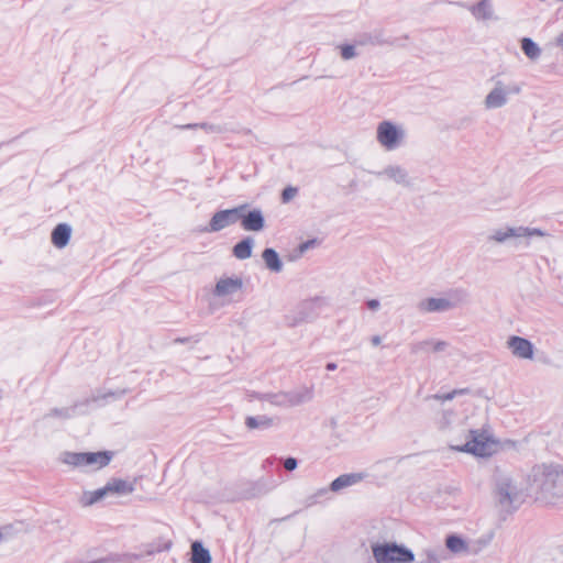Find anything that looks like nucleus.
Here are the masks:
<instances>
[{
  "instance_id": "423d86ee",
  "label": "nucleus",
  "mask_w": 563,
  "mask_h": 563,
  "mask_svg": "<svg viewBox=\"0 0 563 563\" xmlns=\"http://www.w3.org/2000/svg\"><path fill=\"white\" fill-rule=\"evenodd\" d=\"M407 132L402 124L390 120H383L376 126V141L387 152L396 151L402 146Z\"/></svg>"
},
{
  "instance_id": "9b49d317",
  "label": "nucleus",
  "mask_w": 563,
  "mask_h": 563,
  "mask_svg": "<svg viewBox=\"0 0 563 563\" xmlns=\"http://www.w3.org/2000/svg\"><path fill=\"white\" fill-rule=\"evenodd\" d=\"M246 208L247 205H240L232 209L217 211L213 213L208 225L202 230V232L214 233L235 224L240 220L241 216H243Z\"/></svg>"
},
{
  "instance_id": "c03bdc74",
  "label": "nucleus",
  "mask_w": 563,
  "mask_h": 563,
  "mask_svg": "<svg viewBox=\"0 0 563 563\" xmlns=\"http://www.w3.org/2000/svg\"><path fill=\"white\" fill-rule=\"evenodd\" d=\"M330 489L329 488H321L319 489L314 495L313 497H320V496H323L324 494H327Z\"/></svg>"
},
{
  "instance_id": "f3484780",
  "label": "nucleus",
  "mask_w": 563,
  "mask_h": 563,
  "mask_svg": "<svg viewBox=\"0 0 563 563\" xmlns=\"http://www.w3.org/2000/svg\"><path fill=\"white\" fill-rule=\"evenodd\" d=\"M449 342L444 340L428 339L411 344L410 349L411 353L413 354L428 352L440 353L445 351L449 347Z\"/></svg>"
},
{
  "instance_id": "473e14b6",
  "label": "nucleus",
  "mask_w": 563,
  "mask_h": 563,
  "mask_svg": "<svg viewBox=\"0 0 563 563\" xmlns=\"http://www.w3.org/2000/svg\"><path fill=\"white\" fill-rule=\"evenodd\" d=\"M467 393H468L467 388L453 389L452 391L446 393V394H435V395H432L430 398L439 400V401H448V400H452L453 398H455L459 395H464V394H467Z\"/></svg>"
},
{
  "instance_id": "39448f33",
  "label": "nucleus",
  "mask_w": 563,
  "mask_h": 563,
  "mask_svg": "<svg viewBox=\"0 0 563 563\" xmlns=\"http://www.w3.org/2000/svg\"><path fill=\"white\" fill-rule=\"evenodd\" d=\"M113 453L101 452H62L58 460L73 468L97 471L107 466Z\"/></svg>"
},
{
  "instance_id": "0eeeda50",
  "label": "nucleus",
  "mask_w": 563,
  "mask_h": 563,
  "mask_svg": "<svg viewBox=\"0 0 563 563\" xmlns=\"http://www.w3.org/2000/svg\"><path fill=\"white\" fill-rule=\"evenodd\" d=\"M372 551L376 563H412L415 561L411 550L394 542L374 544Z\"/></svg>"
},
{
  "instance_id": "2eb2a0df",
  "label": "nucleus",
  "mask_w": 563,
  "mask_h": 563,
  "mask_svg": "<svg viewBox=\"0 0 563 563\" xmlns=\"http://www.w3.org/2000/svg\"><path fill=\"white\" fill-rule=\"evenodd\" d=\"M241 225L245 231L260 232L265 228V219L261 209H253L240 218Z\"/></svg>"
},
{
  "instance_id": "1a4fd4ad",
  "label": "nucleus",
  "mask_w": 563,
  "mask_h": 563,
  "mask_svg": "<svg viewBox=\"0 0 563 563\" xmlns=\"http://www.w3.org/2000/svg\"><path fill=\"white\" fill-rule=\"evenodd\" d=\"M325 305L321 297H314L301 301L292 311L286 316L289 327H297L305 322H310L319 314V310Z\"/></svg>"
},
{
  "instance_id": "412c9836",
  "label": "nucleus",
  "mask_w": 563,
  "mask_h": 563,
  "mask_svg": "<svg viewBox=\"0 0 563 563\" xmlns=\"http://www.w3.org/2000/svg\"><path fill=\"white\" fill-rule=\"evenodd\" d=\"M468 10L478 21H488L495 19L490 0H481L476 4L470 5Z\"/></svg>"
},
{
  "instance_id": "37998d69",
  "label": "nucleus",
  "mask_w": 563,
  "mask_h": 563,
  "mask_svg": "<svg viewBox=\"0 0 563 563\" xmlns=\"http://www.w3.org/2000/svg\"><path fill=\"white\" fill-rule=\"evenodd\" d=\"M380 341H382V339H380V336H379V335H374V336L371 339V342H372V344H373L374 346L379 345V344H380Z\"/></svg>"
},
{
  "instance_id": "6e6552de",
  "label": "nucleus",
  "mask_w": 563,
  "mask_h": 563,
  "mask_svg": "<svg viewBox=\"0 0 563 563\" xmlns=\"http://www.w3.org/2000/svg\"><path fill=\"white\" fill-rule=\"evenodd\" d=\"M467 295L463 290H453L446 297L424 298L417 303V309L421 313L444 312L454 309L466 301Z\"/></svg>"
},
{
  "instance_id": "393cba45",
  "label": "nucleus",
  "mask_w": 563,
  "mask_h": 563,
  "mask_svg": "<svg viewBox=\"0 0 563 563\" xmlns=\"http://www.w3.org/2000/svg\"><path fill=\"white\" fill-rule=\"evenodd\" d=\"M253 246V238L247 236L233 246L232 253L238 260H246L252 256Z\"/></svg>"
},
{
  "instance_id": "9d476101",
  "label": "nucleus",
  "mask_w": 563,
  "mask_h": 563,
  "mask_svg": "<svg viewBox=\"0 0 563 563\" xmlns=\"http://www.w3.org/2000/svg\"><path fill=\"white\" fill-rule=\"evenodd\" d=\"M547 233L537 228L528 227H503L492 231L487 236L489 242L504 244L511 239L531 238V236H545Z\"/></svg>"
},
{
  "instance_id": "cd10ccee",
  "label": "nucleus",
  "mask_w": 563,
  "mask_h": 563,
  "mask_svg": "<svg viewBox=\"0 0 563 563\" xmlns=\"http://www.w3.org/2000/svg\"><path fill=\"white\" fill-rule=\"evenodd\" d=\"M455 420H456L455 412L452 410H445L439 417L437 424L441 431H443L448 434L450 431H452V429H454L456 427V424H454Z\"/></svg>"
},
{
  "instance_id": "7ed1b4c3",
  "label": "nucleus",
  "mask_w": 563,
  "mask_h": 563,
  "mask_svg": "<svg viewBox=\"0 0 563 563\" xmlns=\"http://www.w3.org/2000/svg\"><path fill=\"white\" fill-rule=\"evenodd\" d=\"M465 432L464 443H459L460 438L452 434L451 450L470 453L478 457H488L498 451V441L485 430L463 428Z\"/></svg>"
},
{
  "instance_id": "ddd939ff",
  "label": "nucleus",
  "mask_w": 563,
  "mask_h": 563,
  "mask_svg": "<svg viewBox=\"0 0 563 563\" xmlns=\"http://www.w3.org/2000/svg\"><path fill=\"white\" fill-rule=\"evenodd\" d=\"M507 347L511 351V354L521 360H532L534 346L533 344L521 336L511 335L507 340Z\"/></svg>"
},
{
  "instance_id": "f03ea898",
  "label": "nucleus",
  "mask_w": 563,
  "mask_h": 563,
  "mask_svg": "<svg viewBox=\"0 0 563 563\" xmlns=\"http://www.w3.org/2000/svg\"><path fill=\"white\" fill-rule=\"evenodd\" d=\"M527 474L531 495L549 504L563 503V465L536 464Z\"/></svg>"
},
{
  "instance_id": "de8ad7c7",
  "label": "nucleus",
  "mask_w": 563,
  "mask_h": 563,
  "mask_svg": "<svg viewBox=\"0 0 563 563\" xmlns=\"http://www.w3.org/2000/svg\"><path fill=\"white\" fill-rule=\"evenodd\" d=\"M186 341H187V339H185V338H178L175 340V342H177V343H184Z\"/></svg>"
},
{
  "instance_id": "4c0bfd02",
  "label": "nucleus",
  "mask_w": 563,
  "mask_h": 563,
  "mask_svg": "<svg viewBox=\"0 0 563 563\" xmlns=\"http://www.w3.org/2000/svg\"><path fill=\"white\" fill-rule=\"evenodd\" d=\"M297 465H298V462L295 457H287L285 461H284V467L291 472L297 468Z\"/></svg>"
},
{
  "instance_id": "a878e982",
  "label": "nucleus",
  "mask_w": 563,
  "mask_h": 563,
  "mask_svg": "<svg viewBox=\"0 0 563 563\" xmlns=\"http://www.w3.org/2000/svg\"><path fill=\"white\" fill-rule=\"evenodd\" d=\"M109 494L129 495L134 490L133 484L121 478H112L107 483Z\"/></svg>"
},
{
  "instance_id": "e433bc0d",
  "label": "nucleus",
  "mask_w": 563,
  "mask_h": 563,
  "mask_svg": "<svg viewBox=\"0 0 563 563\" xmlns=\"http://www.w3.org/2000/svg\"><path fill=\"white\" fill-rule=\"evenodd\" d=\"M196 126H200L201 129L206 130L207 132H211V133H220L222 131V129L219 125L207 124V123H202L200 125L189 124V125H186L185 128H196Z\"/></svg>"
},
{
  "instance_id": "72a5a7b5",
  "label": "nucleus",
  "mask_w": 563,
  "mask_h": 563,
  "mask_svg": "<svg viewBox=\"0 0 563 563\" xmlns=\"http://www.w3.org/2000/svg\"><path fill=\"white\" fill-rule=\"evenodd\" d=\"M463 428H468L466 426V423L464 421H460L456 427L454 429H452V431H450L448 433V438H449V441H450V444L449 446L451 448V444H452V434H454L455 437H459L461 440L459 443H464L465 442V439H464V435H465V432L463 431Z\"/></svg>"
},
{
  "instance_id": "a18cd8bd",
  "label": "nucleus",
  "mask_w": 563,
  "mask_h": 563,
  "mask_svg": "<svg viewBox=\"0 0 563 563\" xmlns=\"http://www.w3.org/2000/svg\"><path fill=\"white\" fill-rule=\"evenodd\" d=\"M556 45L563 48V32L556 37Z\"/></svg>"
},
{
  "instance_id": "2f4dec72",
  "label": "nucleus",
  "mask_w": 563,
  "mask_h": 563,
  "mask_svg": "<svg viewBox=\"0 0 563 563\" xmlns=\"http://www.w3.org/2000/svg\"><path fill=\"white\" fill-rule=\"evenodd\" d=\"M338 48L340 49V55L344 60L353 59L358 55L355 45L352 44L339 45Z\"/></svg>"
},
{
  "instance_id": "6ab92c4d",
  "label": "nucleus",
  "mask_w": 563,
  "mask_h": 563,
  "mask_svg": "<svg viewBox=\"0 0 563 563\" xmlns=\"http://www.w3.org/2000/svg\"><path fill=\"white\" fill-rule=\"evenodd\" d=\"M71 235V228L67 223L57 224L51 235L52 243L57 249H64Z\"/></svg>"
},
{
  "instance_id": "b1692460",
  "label": "nucleus",
  "mask_w": 563,
  "mask_h": 563,
  "mask_svg": "<svg viewBox=\"0 0 563 563\" xmlns=\"http://www.w3.org/2000/svg\"><path fill=\"white\" fill-rule=\"evenodd\" d=\"M444 550L441 547L424 548L419 554L418 563H442Z\"/></svg>"
},
{
  "instance_id": "7c9ffc66",
  "label": "nucleus",
  "mask_w": 563,
  "mask_h": 563,
  "mask_svg": "<svg viewBox=\"0 0 563 563\" xmlns=\"http://www.w3.org/2000/svg\"><path fill=\"white\" fill-rule=\"evenodd\" d=\"M79 405L80 404H75L71 407L54 408L46 415V417H56V418H62V419H68L76 413V409L78 408Z\"/></svg>"
},
{
  "instance_id": "f704fd0d",
  "label": "nucleus",
  "mask_w": 563,
  "mask_h": 563,
  "mask_svg": "<svg viewBox=\"0 0 563 563\" xmlns=\"http://www.w3.org/2000/svg\"><path fill=\"white\" fill-rule=\"evenodd\" d=\"M79 501H80L81 506L89 507V506L98 503L99 499L97 498L96 490H93V492H84L82 495L80 496Z\"/></svg>"
},
{
  "instance_id": "f257e3e1",
  "label": "nucleus",
  "mask_w": 563,
  "mask_h": 563,
  "mask_svg": "<svg viewBox=\"0 0 563 563\" xmlns=\"http://www.w3.org/2000/svg\"><path fill=\"white\" fill-rule=\"evenodd\" d=\"M531 495L528 488V474L525 476L500 467H496L492 476V497L498 509L512 514Z\"/></svg>"
},
{
  "instance_id": "20e7f679",
  "label": "nucleus",
  "mask_w": 563,
  "mask_h": 563,
  "mask_svg": "<svg viewBox=\"0 0 563 563\" xmlns=\"http://www.w3.org/2000/svg\"><path fill=\"white\" fill-rule=\"evenodd\" d=\"M492 88L483 100L486 110L504 108L508 104L512 96H518L522 87L514 80H506L499 77L492 78Z\"/></svg>"
},
{
  "instance_id": "c756f323",
  "label": "nucleus",
  "mask_w": 563,
  "mask_h": 563,
  "mask_svg": "<svg viewBox=\"0 0 563 563\" xmlns=\"http://www.w3.org/2000/svg\"><path fill=\"white\" fill-rule=\"evenodd\" d=\"M261 399L276 407L288 408L285 391L264 394Z\"/></svg>"
},
{
  "instance_id": "49530a36",
  "label": "nucleus",
  "mask_w": 563,
  "mask_h": 563,
  "mask_svg": "<svg viewBox=\"0 0 563 563\" xmlns=\"http://www.w3.org/2000/svg\"><path fill=\"white\" fill-rule=\"evenodd\" d=\"M325 368H327L328 371H334V369H336V364H335V363H328V364L325 365Z\"/></svg>"
},
{
  "instance_id": "aec40b11",
  "label": "nucleus",
  "mask_w": 563,
  "mask_h": 563,
  "mask_svg": "<svg viewBox=\"0 0 563 563\" xmlns=\"http://www.w3.org/2000/svg\"><path fill=\"white\" fill-rule=\"evenodd\" d=\"M278 418L268 417L266 415H260V416H250L245 419V426L250 430H267L272 427L276 426L278 423Z\"/></svg>"
},
{
  "instance_id": "4be33fe9",
  "label": "nucleus",
  "mask_w": 563,
  "mask_h": 563,
  "mask_svg": "<svg viewBox=\"0 0 563 563\" xmlns=\"http://www.w3.org/2000/svg\"><path fill=\"white\" fill-rule=\"evenodd\" d=\"M445 547L454 554L475 553L467 541L455 534H451L445 539Z\"/></svg>"
},
{
  "instance_id": "58836bf2",
  "label": "nucleus",
  "mask_w": 563,
  "mask_h": 563,
  "mask_svg": "<svg viewBox=\"0 0 563 563\" xmlns=\"http://www.w3.org/2000/svg\"><path fill=\"white\" fill-rule=\"evenodd\" d=\"M96 493H97V498L99 499V501L102 500L108 495H110L107 485L102 488L97 489Z\"/></svg>"
},
{
  "instance_id": "ea45409f",
  "label": "nucleus",
  "mask_w": 563,
  "mask_h": 563,
  "mask_svg": "<svg viewBox=\"0 0 563 563\" xmlns=\"http://www.w3.org/2000/svg\"><path fill=\"white\" fill-rule=\"evenodd\" d=\"M380 307V303L377 299H371L367 301V308L372 311L378 310Z\"/></svg>"
},
{
  "instance_id": "4468645a",
  "label": "nucleus",
  "mask_w": 563,
  "mask_h": 563,
  "mask_svg": "<svg viewBox=\"0 0 563 563\" xmlns=\"http://www.w3.org/2000/svg\"><path fill=\"white\" fill-rule=\"evenodd\" d=\"M243 280L240 277L220 278L214 287L213 295L217 297H227L241 290Z\"/></svg>"
},
{
  "instance_id": "f8f14e48",
  "label": "nucleus",
  "mask_w": 563,
  "mask_h": 563,
  "mask_svg": "<svg viewBox=\"0 0 563 563\" xmlns=\"http://www.w3.org/2000/svg\"><path fill=\"white\" fill-rule=\"evenodd\" d=\"M374 174L376 177L386 178L405 188H410L412 186V179L409 176L408 170L400 165L390 164Z\"/></svg>"
},
{
  "instance_id": "dca6fc26",
  "label": "nucleus",
  "mask_w": 563,
  "mask_h": 563,
  "mask_svg": "<svg viewBox=\"0 0 563 563\" xmlns=\"http://www.w3.org/2000/svg\"><path fill=\"white\" fill-rule=\"evenodd\" d=\"M366 475L364 473H347L342 474L331 482L329 489L333 493H339L345 488L357 485L361 483Z\"/></svg>"
},
{
  "instance_id": "bb28decb",
  "label": "nucleus",
  "mask_w": 563,
  "mask_h": 563,
  "mask_svg": "<svg viewBox=\"0 0 563 563\" xmlns=\"http://www.w3.org/2000/svg\"><path fill=\"white\" fill-rule=\"evenodd\" d=\"M520 46L523 52V54L531 60L536 62L541 56V48L540 46L534 43L530 37H523L520 41Z\"/></svg>"
},
{
  "instance_id": "5701e85b",
  "label": "nucleus",
  "mask_w": 563,
  "mask_h": 563,
  "mask_svg": "<svg viewBox=\"0 0 563 563\" xmlns=\"http://www.w3.org/2000/svg\"><path fill=\"white\" fill-rule=\"evenodd\" d=\"M262 258L267 269L273 273H280L283 271V262L278 253L274 249H265L262 253Z\"/></svg>"
},
{
  "instance_id": "c85d7f7f",
  "label": "nucleus",
  "mask_w": 563,
  "mask_h": 563,
  "mask_svg": "<svg viewBox=\"0 0 563 563\" xmlns=\"http://www.w3.org/2000/svg\"><path fill=\"white\" fill-rule=\"evenodd\" d=\"M191 563H211L209 551L198 541L191 544Z\"/></svg>"
},
{
  "instance_id": "a211bd4d",
  "label": "nucleus",
  "mask_w": 563,
  "mask_h": 563,
  "mask_svg": "<svg viewBox=\"0 0 563 563\" xmlns=\"http://www.w3.org/2000/svg\"><path fill=\"white\" fill-rule=\"evenodd\" d=\"M288 408L300 406L302 404L309 402L313 398V388L301 386L299 388L285 391Z\"/></svg>"
},
{
  "instance_id": "c9c22d12",
  "label": "nucleus",
  "mask_w": 563,
  "mask_h": 563,
  "mask_svg": "<svg viewBox=\"0 0 563 563\" xmlns=\"http://www.w3.org/2000/svg\"><path fill=\"white\" fill-rule=\"evenodd\" d=\"M298 194V189L296 187L288 186L282 192V201L283 203H288L292 200Z\"/></svg>"
},
{
  "instance_id": "79ce46f5",
  "label": "nucleus",
  "mask_w": 563,
  "mask_h": 563,
  "mask_svg": "<svg viewBox=\"0 0 563 563\" xmlns=\"http://www.w3.org/2000/svg\"><path fill=\"white\" fill-rule=\"evenodd\" d=\"M314 241H307L299 245L300 253L306 252L308 249H310L313 245Z\"/></svg>"
},
{
  "instance_id": "09e8293b",
  "label": "nucleus",
  "mask_w": 563,
  "mask_h": 563,
  "mask_svg": "<svg viewBox=\"0 0 563 563\" xmlns=\"http://www.w3.org/2000/svg\"><path fill=\"white\" fill-rule=\"evenodd\" d=\"M4 539V534L2 532V530L0 529V542Z\"/></svg>"
},
{
  "instance_id": "a19ab883",
  "label": "nucleus",
  "mask_w": 563,
  "mask_h": 563,
  "mask_svg": "<svg viewBox=\"0 0 563 563\" xmlns=\"http://www.w3.org/2000/svg\"><path fill=\"white\" fill-rule=\"evenodd\" d=\"M114 395H115L114 393H109V394L101 395V396H93L91 399H86L85 404L87 405L90 401H98L99 399H104L107 397L114 396Z\"/></svg>"
}]
</instances>
